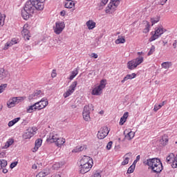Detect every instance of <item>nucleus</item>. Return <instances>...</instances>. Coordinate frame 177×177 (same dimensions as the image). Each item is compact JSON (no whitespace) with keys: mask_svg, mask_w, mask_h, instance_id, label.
<instances>
[{"mask_svg":"<svg viewBox=\"0 0 177 177\" xmlns=\"http://www.w3.org/2000/svg\"><path fill=\"white\" fill-rule=\"evenodd\" d=\"M64 6L66 8V9H73V8L75 6V3L74 1H73V0H66L65 1Z\"/></svg>","mask_w":177,"mask_h":177,"instance_id":"20","label":"nucleus"},{"mask_svg":"<svg viewBox=\"0 0 177 177\" xmlns=\"http://www.w3.org/2000/svg\"><path fill=\"white\" fill-rule=\"evenodd\" d=\"M42 96V91L41 90H36L29 95V100H32V99H38V97H41Z\"/></svg>","mask_w":177,"mask_h":177,"instance_id":"17","label":"nucleus"},{"mask_svg":"<svg viewBox=\"0 0 177 177\" xmlns=\"http://www.w3.org/2000/svg\"><path fill=\"white\" fill-rule=\"evenodd\" d=\"M91 111H93V105L88 104L84 106L82 112V115L84 121H86L87 122L91 121Z\"/></svg>","mask_w":177,"mask_h":177,"instance_id":"3","label":"nucleus"},{"mask_svg":"<svg viewBox=\"0 0 177 177\" xmlns=\"http://www.w3.org/2000/svg\"><path fill=\"white\" fill-rule=\"evenodd\" d=\"M64 27H66V24L63 21H58L55 23V27H54V32L59 35V34H62L63 30H64Z\"/></svg>","mask_w":177,"mask_h":177,"instance_id":"9","label":"nucleus"},{"mask_svg":"<svg viewBox=\"0 0 177 177\" xmlns=\"http://www.w3.org/2000/svg\"><path fill=\"white\" fill-rule=\"evenodd\" d=\"M28 24H25L23 27V30L21 31V34L25 39V41L30 40V30H29Z\"/></svg>","mask_w":177,"mask_h":177,"instance_id":"12","label":"nucleus"},{"mask_svg":"<svg viewBox=\"0 0 177 177\" xmlns=\"http://www.w3.org/2000/svg\"><path fill=\"white\" fill-rule=\"evenodd\" d=\"M5 24V15L0 13V27Z\"/></svg>","mask_w":177,"mask_h":177,"instance_id":"38","label":"nucleus"},{"mask_svg":"<svg viewBox=\"0 0 177 177\" xmlns=\"http://www.w3.org/2000/svg\"><path fill=\"white\" fill-rule=\"evenodd\" d=\"M86 26L88 30H93V28H95L96 26V23H95L93 21H88L86 22Z\"/></svg>","mask_w":177,"mask_h":177,"instance_id":"32","label":"nucleus"},{"mask_svg":"<svg viewBox=\"0 0 177 177\" xmlns=\"http://www.w3.org/2000/svg\"><path fill=\"white\" fill-rule=\"evenodd\" d=\"M58 138L59 136L56 133H50L46 140L48 143H55Z\"/></svg>","mask_w":177,"mask_h":177,"instance_id":"16","label":"nucleus"},{"mask_svg":"<svg viewBox=\"0 0 177 177\" xmlns=\"http://www.w3.org/2000/svg\"><path fill=\"white\" fill-rule=\"evenodd\" d=\"M115 42L118 45L120 44H125V39L124 37H118V38L115 40Z\"/></svg>","mask_w":177,"mask_h":177,"instance_id":"39","label":"nucleus"},{"mask_svg":"<svg viewBox=\"0 0 177 177\" xmlns=\"http://www.w3.org/2000/svg\"><path fill=\"white\" fill-rule=\"evenodd\" d=\"M134 171H135V167L131 165L127 170V174H133Z\"/></svg>","mask_w":177,"mask_h":177,"instance_id":"47","label":"nucleus"},{"mask_svg":"<svg viewBox=\"0 0 177 177\" xmlns=\"http://www.w3.org/2000/svg\"><path fill=\"white\" fill-rule=\"evenodd\" d=\"M109 2V0H102L100 3V6H104L107 3Z\"/></svg>","mask_w":177,"mask_h":177,"instance_id":"50","label":"nucleus"},{"mask_svg":"<svg viewBox=\"0 0 177 177\" xmlns=\"http://www.w3.org/2000/svg\"><path fill=\"white\" fill-rule=\"evenodd\" d=\"M138 161L137 160H134L133 164L131 165L132 167H134V168L136 167V164H137Z\"/></svg>","mask_w":177,"mask_h":177,"instance_id":"62","label":"nucleus"},{"mask_svg":"<svg viewBox=\"0 0 177 177\" xmlns=\"http://www.w3.org/2000/svg\"><path fill=\"white\" fill-rule=\"evenodd\" d=\"M66 143V140L62 138H57V140H55V145L57 147H62V145H64Z\"/></svg>","mask_w":177,"mask_h":177,"instance_id":"24","label":"nucleus"},{"mask_svg":"<svg viewBox=\"0 0 177 177\" xmlns=\"http://www.w3.org/2000/svg\"><path fill=\"white\" fill-rule=\"evenodd\" d=\"M36 110H38V106L37 105V102H35L32 105L29 106L27 108L28 113H34V111H36Z\"/></svg>","mask_w":177,"mask_h":177,"instance_id":"26","label":"nucleus"},{"mask_svg":"<svg viewBox=\"0 0 177 177\" xmlns=\"http://www.w3.org/2000/svg\"><path fill=\"white\" fill-rule=\"evenodd\" d=\"M80 164H86L93 166V159L89 156H84L80 160Z\"/></svg>","mask_w":177,"mask_h":177,"instance_id":"14","label":"nucleus"},{"mask_svg":"<svg viewBox=\"0 0 177 177\" xmlns=\"http://www.w3.org/2000/svg\"><path fill=\"white\" fill-rule=\"evenodd\" d=\"M164 103H165V102H163L162 103L160 104H156L153 108V111H158V110H160V109H161V107L164 106Z\"/></svg>","mask_w":177,"mask_h":177,"instance_id":"36","label":"nucleus"},{"mask_svg":"<svg viewBox=\"0 0 177 177\" xmlns=\"http://www.w3.org/2000/svg\"><path fill=\"white\" fill-rule=\"evenodd\" d=\"M10 46H12V43H10L9 41L8 42H7L6 44H5V46H4V47H3V50H8V49H9V48H10Z\"/></svg>","mask_w":177,"mask_h":177,"instance_id":"44","label":"nucleus"},{"mask_svg":"<svg viewBox=\"0 0 177 177\" xmlns=\"http://www.w3.org/2000/svg\"><path fill=\"white\" fill-rule=\"evenodd\" d=\"M160 17L158 15L155 17L151 18V26H154V24H156V23H158V21H160Z\"/></svg>","mask_w":177,"mask_h":177,"instance_id":"35","label":"nucleus"},{"mask_svg":"<svg viewBox=\"0 0 177 177\" xmlns=\"http://www.w3.org/2000/svg\"><path fill=\"white\" fill-rule=\"evenodd\" d=\"M161 66L162 68L165 70H168V68H171L172 67V62H165L161 64Z\"/></svg>","mask_w":177,"mask_h":177,"instance_id":"31","label":"nucleus"},{"mask_svg":"<svg viewBox=\"0 0 177 177\" xmlns=\"http://www.w3.org/2000/svg\"><path fill=\"white\" fill-rule=\"evenodd\" d=\"M46 0H29L26 2L24 9L21 10V16L24 20H28L35 10H44Z\"/></svg>","mask_w":177,"mask_h":177,"instance_id":"1","label":"nucleus"},{"mask_svg":"<svg viewBox=\"0 0 177 177\" xmlns=\"http://www.w3.org/2000/svg\"><path fill=\"white\" fill-rule=\"evenodd\" d=\"M149 31H150V23H149V21H147V24L145 26V28H144L143 32H145V34H147Z\"/></svg>","mask_w":177,"mask_h":177,"instance_id":"40","label":"nucleus"},{"mask_svg":"<svg viewBox=\"0 0 177 177\" xmlns=\"http://www.w3.org/2000/svg\"><path fill=\"white\" fill-rule=\"evenodd\" d=\"M78 70H79L78 68H76L71 73V75L69 77V80L71 81H73V80H74V78H75V77L78 75Z\"/></svg>","mask_w":177,"mask_h":177,"instance_id":"30","label":"nucleus"},{"mask_svg":"<svg viewBox=\"0 0 177 177\" xmlns=\"http://www.w3.org/2000/svg\"><path fill=\"white\" fill-rule=\"evenodd\" d=\"M38 110H42V109H45L48 104V100L45 98H42L41 101L36 102Z\"/></svg>","mask_w":177,"mask_h":177,"instance_id":"15","label":"nucleus"},{"mask_svg":"<svg viewBox=\"0 0 177 177\" xmlns=\"http://www.w3.org/2000/svg\"><path fill=\"white\" fill-rule=\"evenodd\" d=\"M41 145L42 140L41 138L36 140L33 151H37V150H38Z\"/></svg>","mask_w":177,"mask_h":177,"instance_id":"27","label":"nucleus"},{"mask_svg":"<svg viewBox=\"0 0 177 177\" xmlns=\"http://www.w3.org/2000/svg\"><path fill=\"white\" fill-rule=\"evenodd\" d=\"M173 46H174V49H176V46H177V41L176 40L174 41Z\"/></svg>","mask_w":177,"mask_h":177,"instance_id":"59","label":"nucleus"},{"mask_svg":"<svg viewBox=\"0 0 177 177\" xmlns=\"http://www.w3.org/2000/svg\"><path fill=\"white\" fill-rule=\"evenodd\" d=\"M17 165V162H12L10 165V168L11 169H13V168H15V167H16Z\"/></svg>","mask_w":177,"mask_h":177,"instance_id":"49","label":"nucleus"},{"mask_svg":"<svg viewBox=\"0 0 177 177\" xmlns=\"http://www.w3.org/2000/svg\"><path fill=\"white\" fill-rule=\"evenodd\" d=\"M175 154L170 153L167 158H166V162L167 164H172L174 162V160H175Z\"/></svg>","mask_w":177,"mask_h":177,"instance_id":"29","label":"nucleus"},{"mask_svg":"<svg viewBox=\"0 0 177 177\" xmlns=\"http://www.w3.org/2000/svg\"><path fill=\"white\" fill-rule=\"evenodd\" d=\"M168 136L167 135H164L162 137V139L160 140V142L162 143L163 146H167V145H168Z\"/></svg>","mask_w":177,"mask_h":177,"instance_id":"34","label":"nucleus"},{"mask_svg":"<svg viewBox=\"0 0 177 177\" xmlns=\"http://www.w3.org/2000/svg\"><path fill=\"white\" fill-rule=\"evenodd\" d=\"M12 120L14 122H15V124H17V122H19V121H20V118H16Z\"/></svg>","mask_w":177,"mask_h":177,"instance_id":"58","label":"nucleus"},{"mask_svg":"<svg viewBox=\"0 0 177 177\" xmlns=\"http://www.w3.org/2000/svg\"><path fill=\"white\" fill-rule=\"evenodd\" d=\"M24 50H31V46L27 44H25L24 46Z\"/></svg>","mask_w":177,"mask_h":177,"instance_id":"51","label":"nucleus"},{"mask_svg":"<svg viewBox=\"0 0 177 177\" xmlns=\"http://www.w3.org/2000/svg\"><path fill=\"white\" fill-rule=\"evenodd\" d=\"M15 124H16V123L12 120L8 122V127H13V125H15Z\"/></svg>","mask_w":177,"mask_h":177,"instance_id":"55","label":"nucleus"},{"mask_svg":"<svg viewBox=\"0 0 177 177\" xmlns=\"http://www.w3.org/2000/svg\"><path fill=\"white\" fill-rule=\"evenodd\" d=\"M112 146H113V141H110L109 142H108L106 145L107 150H110Z\"/></svg>","mask_w":177,"mask_h":177,"instance_id":"48","label":"nucleus"},{"mask_svg":"<svg viewBox=\"0 0 177 177\" xmlns=\"http://www.w3.org/2000/svg\"><path fill=\"white\" fill-rule=\"evenodd\" d=\"M145 165H147L149 169L154 174H160L162 171V163L161 160L157 158L147 159L144 161Z\"/></svg>","mask_w":177,"mask_h":177,"instance_id":"2","label":"nucleus"},{"mask_svg":"<svg viewBox=\"0 0 177 177\" xmlns=\"http://www.w3.org/2000/svg\"><path fill=\"white\" fill-rule=\"evenodd\" d=\"M3 169V170H2L3 174H8V169H6V168L4 167V168H3V169Z\"/></svg>","mask_w":177,"mask_h":177,"instance_id":"60","label":"nucleus"},{"mask_svg":"<svg viewBox=\"0 0 177 177\" xmlns=\"http://www.w3.org/2000/svg\"><path fill=\"white\" fill-rule=\"evenodd\" d=\"M91 177H101L99 171H95V173H93Z\"/></svg>","mask_w":177,"mask_h":177,"instance_id":"52","label":"nucleus"},{"mask_svg":"<svg viewBox=\"0 0 177 177\" xmlns=\"http://www.w3.org/2000/svg\"><path fill=\"white\" fill-rule=\"evenodd\" d=\"M13 143H15V140H13V138H10L7 140V142L1 147V149H8V147H10V146H12Z\"/></svg>","mask_w":177,"mask_h":177,"instance_id":"22","label":"nucleus"},{"mask_svg":"<svg viewBox=\"0 0 177 177\" xmlns=\"http://www.w3.org/2000/svg\"><path fill=\"white\" fill-rule=\"evenodd\" d=\"M8 86L7 84H1L0 86V93H2L5 91V88Z\"/></svg>","mask_w":177,"mask_h":177,"instance_id":"46","label":"nucleus"},{"mask_svg":"<svg viewBox=\"0 0 177 177\" xmlns=\"http://www.w3.org/2000/svg\"><path fill=\"white\" fill-rule=\"evenodd\" d=\"M35 132H37V128L35 127H29L28 129H26L24 134H23V138L24 139H31L33 136L35 135Z\"/></svg>","mask_w":177,"mask_h":177,"instance_id":"8","label":"nucleus"},{"mask_svg":"<svg viewBox=\"0 0 177 177\" xmlns=\"http://www.w3.org/2000/svg\"><path fill=\"white\" fill-rule=\"evenodd\" d=\"M109 132H110V130H109V128L107 127H104L100 129L98 131L97 136L99 139H104L107 135H109Z\"/></svg>","mask_w":177,"mask_h":177,"instance_id":"11","label":"nucleus"},{"mask_svg":"<svg viewBox=\"0 0 177 177\" xmlns=\"http://www.w3.org/2000/svg\"><path fill=\"white\" fill-rule=\"evenodd\" d=\"M21 100H24V98L23 97H14L12 98H10L9 101L7 102V106L9 107V109H12V107H15L16 104H19Z\"/></svg>","mask_w":177,"mask_h":177,"instance_id":"7","label":"nucleus"},{"mask_svg":"<svg viewBox=\"0 0 177 177\" xmlns=\"http://www.w3.org/2000/svg\"><path fill=\"white\" fill-rule=\"evenodd\" d=\"M124 135L127 140H132V139L135 138V132L132 131L125 130L124 131Z\"/></svg>","mask_w":177,"mask_h":177,"instance_id":"18","label":"nucleus"},{"mask_svg":"<svg viewBox=\"0 0 177 177\" xmlns=\"http://www.w3.org/2000/svg\"><path fill=\"white\" fill-rule=\"evenodd\" d=\"M129 157H132V153L129 152L126 153L124 156V160L122 162V165H127L129 162Z\"/></svg>","mask_w":177,"mask_h":177,"instance_id":"21","label":"nucleus"},{"mask_svg":"<svg viewBox=\"0 0 177 177\" xmlns=\"http://www.w3.org/2000/svg\"><path fill=\"white\" fill-rule=\"evenodd\" d=\"M1 73H0V78H6V71H5V69H1Z\"/></svg>","mask_w":177,"mask_h":177,"instance_id":"43","label":"nucleus"},{"mask_svg":"<svg viewBox=\"0 0 177 177\" xmlns=\"http://www.w3.org/2000/svg\"><path fill=\"white\" fill-rule=\"evenodd\" d=\"M172 168H177V154L176 157L174 158V160H173V162L171 163Z\"/></svg>","mask_w":177,"mask_h":177,"instance_id":"42","label":"nucleus"},{"mask_svg":"<svg viewBox=\"0 0 177 177\" xmlns=\"http://www.w3.org/2000/svg\"><path fill=\"white\" fill-rule=\"evenodd\" d=\"M6 167H8V161L4 159L0 160V171L3 169V168H6Z\"/></svg>","mask_w":177,"mask_h":177,"instance_id":"33","label":"nucleus"},{"mask_svg":"<svg viewBox=\"0 0 177 177\" xmlns=\"http://www.w3.org/2000/svg\"><path fill=\"white\" fill-rule=\"evenodd\" d=\"M60 15L61 16H65L66 15V11L65 10H62L60 12Z\"/></svg>","mask_w":177,"mask_h":177,"instance_id":"63","label":"nucleus"},{"mask_svg":"<svg viewBox=\"0 0 177 177\" xmlns=\"http://www.w3.org/2000/svg\"><path fill=\"white\" fill-rule=\"evenodd\" d=\"M37 168H38V167L37 166V165H33L32 166V169H37Z\"/></svg>","mask_w":177,"mask_h":177,"instance_id":"64","label":"nucleus"},{"mask_svg":"<svg viewBox=\"0 0 177 177\" xmlns=\"http://www.w3.org/2000/svg\"><path fill=\"white\" fill-rule=\"evenodd\" d=\"M97 86H98V88H100V89H102L103 91V89H104L106 88V80H102L100 81V85Z\"/></svg>","mask_w":177,"mask_h":177,"instance_id":"37","label":"nucleus"},{"mask_svg":"<svg viewBox=\"0 0 177 177\" xmlns=\"http://www.w3.org/2000/svg\"><path fill=\"white\" fill-rule=\"evenodd\" d=\"M165 32V29L162 26L156 27L154 31V34L149 38V42H153L156 39H158L161 35Z\"/></svg>","mask_w":177,"mask_h":177,"instance_id":"5","label":"nucleus"},{"mask_svg":"<svg viewBox=\"0 0 177 177\" xmlns=\"http://www.w3.org/2000/svg\"><path fill=\"white\" fill-rule=\"evenodd\" d=\"M86 150V145L77 146L72 150V153H81Z\"/></svg>","mask_w":177,"mask_h":177,"instance_id":"19","label":"nucleus"},{"mask_svg":"<svg viewBox=\"0 0 177 177\" xmlns=\"http://www.w3.org/2000/svg\"><path fill=\"white\" fill-rule=\"evenodd\" d=\"M128 115H129V113L125 112L123 115L120 118V125H122L125 124L127 122V118H128Z\"/></svg>","mask_w":177,"mask_h":177,"instance_id":"28","label":"nucleus"},{"mask_svg":"<svg viewBox=\"0 0 177 177\" xmlns=\"http://www.w3.org/2000/svg\"><path fill=\"white\" fill-rule=\"evenodd\" d=\"M167 1L168 0H160V5H165V3H167Z\"/></svg>","mask_w":177,"mask_h":177,"instance_id":"61","label":"nucleus"},{"mask_svg":"<svg viewBox=\"0 0 177 177\" xmlns=\"http://www.w3.org/2000/svg\"><path fill=\"white\" fill-rule=\"evenodd\" d=\"M156 50V47L154 46H151L150 50L148 53V56H151V55H153V53H154Z\"/></svg>","mask_w":177,"mask_h":177,"instance_id":"41","label":"nucleus"},{"mask_svg":"<svg viewBox=\"0 0 177 177\" xmlns=\"http://www.w3.org/2000/svg\"><path fill=\"white\" fill-rule=\"evenodd\" d=\"M10 44H12V46L13 45H16V44H17V40H16V39H12L11 40V41H9Z\"/></svg>","mask_w":177,"mask_h":177,"instance_id":"53","label":"nucleus"},{"mask_svg":"<svg viewBox=\"0 0 177 177\" xmlns=\"http://www.w3.org/2000/svg\"><path fill=\"white\" fill-rule=\"evenodd\" d=\"M143 63V57H137L127 63L129 70H135L138 66Z\"/></svg>","mask_w":177,"mask_h":177,"instance_id":"4","label":"nucleus"},{"mask_svg":"<svg viewBox=\"0 0 177 177\" xmlns=\"http://www.w3.org/2000/svg\"><path fill=\"white\" fill-rule=\"evenodd\" d=\"M48 175V172L41 171L37 175H36V177H45Z\"/></svg>","mask_w":177,"mask_h":177,"instance_id":"45","label":"nucleus"},{"mask_svg":"<svg viewBox=\"0 0 177 177\" xmlns=\"http://www.w3.org/2000/svg\"><path fill=\"white\" fill-rule=\"evenodd\" d=\"M102 88H100L98 86H96L93 89L91 95H93L94 96H99L100 95L102 94Z\"/></svg>","mask_w":177,"mask_h":177,"instance_id":"25","label":"nucleus"},{"mask_svg":"<svg viewBox=\"0 0 177 177\" xmlns=\"http://www.w3.org/2000/svg\"><path fill=\"white\" fill-rule=\"evenodd\" d=\"M91 57H93L94 59H97L98 55H97V54L93 53L91 54Z\"/></svg>","mask_w":177,"mask_h":177,"instance_id":"57","label":"nucleus"},{"mask_svg":"<svg viewBox=\"0 0 177 177\" xmlns=\"http://www.w3.org/2000/svg\"><path fill=\"white\" fill-rule=\"evenodd\" d=\"M92 165H86L85 163H80V171L81 174H86V172H89L92 169Z\"/></svg>","mask_w":177,"mask_h":177,"instance_id":"13","label":"nucleus"},{"mask_svg":"<svg viewBox=\"0 0 177 177\" xmlns=\"http://www.w3.org/2000/svg\"><path fill=\"white\" fill-rule=\"evenodd\" d=\"M120 2L121 0H111V2L106 7V13H113V12H115V9H117Z\"/></svg>","mask_w":177,"mask_h":177,"instance_id":"6","label":"nucleus"},{"mask_svg":"<svg viewBox=\"0 0 177 177\" xmlns=\"http://www.w3.org/2000/svg\"><path fill=\"white\" fill-rule=\"evenodd\" d=\"M133 78H136V73L128 74L123 78L121 82L122 84H124L125 81H128V80H133Z\"/></svg>","mask_w":177,"mask_h":177,"instance_id":"23","label":"nucleus"},{"mask_svg":"<svg viewBox=\"0 0 177 177\" xmlns=\"http://www.w3.org/2000/svg\"><path fill=\"white\" fill-rule=\"evenodd\" d=\"M6 156V153L5 151L0 152V158H3Z\"/></svg>","mask_w":177,"mask_h":177,"instance_id":"54","label":"nucleus"},{"mask_svg":"<svg viewBox=\"0 0 177 177\" xmlns=\"http://www.w3.org/2000/svg\"><path fill=\"white\" fill-rule=\"evenodd\" d=\"M57 74H56V70H53V73L51 74V76L53 78H55V77H56Z\"/></svg>","mask_w":177,"mask_h":177,"instance_id":"56","label":"nucleus"},{"mask_svg":"<svg viewBox=\"0 0 177 177\" xmlns=\"http://www.w3.org/2000/svg\"><path fill=\"white\" fill-rule=\"evenodd\" d=\"M77 81L73 82L71 85L69 86L68 91L64 93V97H68V96H71L73 93L75 91V88H77Z\"/></svg>","mask_w":177,"mask_h":177,"instance_id":"10","label":"nucleus"}]
</instances>
